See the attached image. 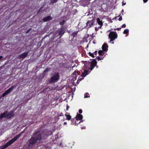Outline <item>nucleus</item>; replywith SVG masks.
<instances>
[{"mask_svg": "<svg viewBox=\"0 0 149 149\" xmlns=\"http://www.w3.org/2000/svg\"><path fill=\"white\" fill-rule=\"evenodd\" d=\"M79 112L80 113H82V109H79Z\"/></svg>", "mask_w": 149, "mask_h": 149, "instance_id": "33", "label": "nucleus"}, {"mask_svg": "<svg viewBox=\"0 0 149 149\" xmlns=\"http://www.w3.org/2000/svg\"><path fill=\"white\" fill-rule=\"evenodd\" d=\"M80 72H79V71L75 70V71L72 73L73 75H74L75 77V78H73L74 81V79L75 80L76 79V77H77V75H80Z\"/></svg>", "mask_w": 149, "mask_h": 149, "instance_id": "14", "label": "nucleus"}, {"mask_svg": "<svg viewBox=\"0 0 149 149\" xmlns=\"http://www.w3.org/2000/svg\"><path fill=\"white\" fill-rule=\"evenodd\" d=\"M49 71V69L48 68H46L45 70L44 71V72H47Z\"/></svg>", "mask_w": 149, "mask_h": 149, "instance_id": "30", "label": "nucleus"}, {"mask_svg": "<svg viewBox=\"0 0 149 149\" xmlns=\"http://www.w3.org/2000/svg\"><path fill=\"white\" fill-rule=\"evenodd\" d=\"M125 4V3H124L123 4V5L124 6V5Z\"/></svg>", "mask_w": 149, "mask_h": 149, "instance_id": "44", "label": "nucleus"}, {"mask_svg": "<svg viewBox=\"0 0 149 149\" xmlns=\"http://www.w3.org/2000/svg\"><path fill=\"white\" fill-rule=\"evenodd\" d=\"M77 31L74 32L72 34V36L73 38H74L77 35Z\"/></svg>", "mask_w": 149, "mask_h": 149, "instance_id": "21", "label": "nucleus"}, {"mask_svg": "<svg viewBox=\"0 0 149 149\" xmlns=\"http://www.w3.org/2000/svg\"><path fill=\"white\" fill-rule=\"evenodd\" d=\"M3 58L2 56H0V59H1Z\"/></svg>", "mask_w": 149, "mask_h": 149, "instance_id": "42", "label": "nucleus"}, {"mask_svg": "<svg viewBox=\"0 0 149 149\" xmlns=\"http://www.w3.org/2000/svg\"><path fill=\"white\" fill-rule=\"evenodd\" d=\"M84 67L85 69L92 70L97 65V62L95 59H93L91 62L86 61L84 63Z\"/></svg>", "mask_w": 149, "mask_h": 149, "instance_id": "2", "label": "nucleus"}, {"mask_svg": "<svg viewBox=\"0 0 149 149\" xmlns=\"http://www.w3.org/2000/svg\"><path fill=\"white\" fill-rule=\"evenodd\" d=\"M29 54L28 52H25L18 55V57L19 58L23 59L26 58Z\"/></svg>", "mask_w": 149, "mask_h": 149, "instance_id": "10", "label": "nucleus"}, {"mask_svg": "<svg viewBox=\"0 0 149 149\" xmlns=\"http://www.w3.org/2000/svg\"><path fill=\"white\" fill-rule=\"evenodd\" d=\"M44 90H45V89H44L42 91V92H43L44 91Z\"/></svg>", "mask_w": 149, "mask_h": 149, "instance_id": "47", "label": "nucleus"}, {"mask_svg": "<svg viewBox=\"0 0 149 149\" xmlns=\"http://www.w3.org/2000/svg\"><path fill=\"white\" fill-rule=\"evenodd\" d=\"M79 120H78L77 119V120H76V124H75V125H77L79 124H80L81 122H83L82 120H81L80 121H79Z\"/></svg>", "mask_w": 149, "mask_h": 149, "instance_id": "23", "label": "nucleus"}, {"mask_svg": "<svg viewBox=\"0 0 149 149\" xmlns=\"http://www.w3.org/2000/svg\"><path fill=\"white\" fill-rule=\"evenodd\" d=\"M69 107L68 105H67V106L66 108V110L67 111H68V109H69Z\"/></svg>", "mask_w": 149, "mask_h": 149, "instance_id": "38", "label": "nucleus"}, {"mask_svg": "<svg viewBox=\"0 0 149 149\" xmlns=\"http://www.w3.org/2000/svg\"><path fill=\"white\" fill-rule=\"evenodd\" d=\"M89 97H90V95L88 93H86L84 94V98H88Z\"/></svg>", "mask_w": 149, "mask_h": 149, "instance_id": "24", "label": "nucleus"}, {"mask_svg": "<svg viewBox=\"0 0 149 149\" xmlns=\"http://www.w3.org/2000/svg\"><path fill=\"white\" fill-rule=\"evenodd\" d=\"M48 132H49V133L47 134H44L43 133H42V134H44V135H45L44 136V138H45V136L46 137H47V136L50 135L51 134V133H50V132H49V131H48Z\"/></svg>", "mask_w": 149, "mask_h": 149, "instance_id": "27", "label": "nucleus"}, {"mask_svg": "<svg viewBox=\"0 0 149 149\" xmlns=\"http://www.w3.org/2000/svg\"><path fill=\"white\" fill-rule=\"evenodd\" d=\"M121 29V28H117V29H114V30H117L118 31H119Z\"/></svg>", "mask_w": 149, "mask_h": 149, "instance_id": "35", "label": "nucleus"}, {"mask_svg": "<svg viewBox=\"0 0 149 149\" xmlns=\"http://www.w3.org/2000/svg\"><path fill=\"white\" fill-rule=\"evenodd\" d=\"M65 29L63 27L61 28L58 30V33L59 35L60 36L59 37L60 38L61 37L64 33L65 32Z\"/></svg>", "mask_w": 149, "mask_h": 149, "instance_id": "9", "label": "nucleus"}, {"mask_svg": "<svg viewBox=\"0 0 149 149\" xmlns=\"http://www.w3.org/2000/svg\"><path fill=\"white\" fill-rule=\"evenodd\" d=\"M45 135L41 134L40 130H38L34 132L31 138L28 141L27 148L29 149L33 148L35 144L45 139Z\"/></svg>", "mask_w": 149, "mask_h": 149, "instance_id": "1", "label": "nucleus"}, {"mask_svg": "<svg viewBox=\"0 0 149 149\" xmlns=\"http://www.w3.org/2000/svg\"><path fill=\"white\" fill-rule=\"evenodd\" d=\"M65 21L64 20H63L62 22H59V24L61 26H63L65 24Z\"/></svg>", "mask_w": 149, "mask_h": 149, "instance_id": "26", "label": "nucleus"}, {"mask_svg": "<svg viewBox=\"0 0 149 149\" xmlns=\"http://www.w3.org/2000/svg\"><path fill=\"white\" fill-rule=\"evenodd\" d=\"M94 54H95V55H96L97 54V51H95L94 52H93V53Z\"/></svg>", "mask_w": 149, "mask_h": 149, "instance_id": "36", "label": "nucleus"}, {"mask_svg": "<svg viewBox=\"0 0 149 149\" xmlns=\"http://www.w3.org/2000/svg\"><path fill=\"white\" fill-rule=\"evenodd\" d=\"M83 79H84V77L81 78L80 79H79H79H78V80L77 81V83L78 82L80 81H81V80H82Z\"/></svg>", "mask_w": 149, "mask_h": 149, "instance_id": "31", "label": "nucleus"}, {"mask_svg": "<svg viewBox=\"0 0 149 149\" xmlns=\"http://www.w3.org/2000/svg\"><path fill=\"white\" fill-rule=\"evenodd\" d=\"M68 113H66V114H65V116L66 117V119L68 120H71V116L70 115L67 114Z\"/></svg>", "mask_w": 149, "mask_h": 149, "instance_id": "18", "label": "nucleus"}, {"mask_svg": "<svg viewBox=\"0 0 149 149\" xmlns=\"http://www.w3.org/2000/svg\"><path fill=\"white\" fill-rule=\"evenodd\" d=\"M58 0H50V4L52 5L54 3L56 2Z\"/></svg>", "mask_w": 149, "mask_h": 149, "instance_id": "22", "label": "nucleus"}, {"mask_svg": "<svg viewBox=\"0 0 149 149\" xmlns=\"http://www.w3.org/2000/svg\"><path fill=\"white\" fill-rule=\"evenodd\" d=\"M129 32V30L128 29H125L124 30L123 33L124 34H127Z\"/></svg>", "mask_w": 149, "mask_h": 149, "instance_id": "25", "label": "nucleus"}, {"mask_svg": "<svg viewBox=\"0 0 149 149\" xmlns=\"http://www.w3.org/2000/svg\"><path fill=\"white\" fill-rule=\"evenodd\" d=\"M77 120V119H76L75 118L72 119L71 120L72 124L73 125H75L76 124V120Z\"/></svg>", "mask_w": 149, "mask_h": 149, "instance_id": "19", "label": "nucleus"}, {"mask_svg": "<svg viewBox=\"0 0 149 149\" xmlns=\"http://www.w3.org/2000/svg\"><path fill=\"white\" fill-rule=\"evenodd\" d=\"M59 75L58 72H55L51 78L49 83L52 84L57 82L59 79Z\"/></svg>", "mask_w": 149, "mask_h": 149, "instance_id": "6", "label": "nucleus"}, {"mask_svg": "<svg viewBox=\"0 0 149 149\" xmlns=\"http://www.w3.org/2000/svg\"><path fill=\"white\" fill-rule=\"evenodd\" d=\"M108 46L107 44L104 43V44L102 46V50L104 52H107L108 50Z\"/></svg>", "mask_w": 149, "mask_h": 149, "instance_id": "12", "label": "nucleus"}, {"mask_svg": "<svg viewBox=\"0 0 149 149\" xmlns=\"http://www.w3.org/2000/svg\"><path fill=\"white\" fill-rule=\"evenodd\" d=\"M88 72L87 70H85L84 72L81 74V76L83 77H84L88 74Z\"/></svg>", "mask_w": 149, "mask_h": 149, "instance_id": "16", "label": "nucleus"}, {"mask_svg": "<svg viewBox=\"0 0 149 149\" xmlns=\"http://www.w3.org/2000/svg\"><path fill=\"white\" fill-rule=\"evenodd\" d=\"M22 132H21L19 134L15 136L13 139H11L6 144L0 147V149H4L9 146L12 144L15 141L21 136Z\"/></svg>", "mask_w": 149, "mask_h": 149, "instance_id": "3", "label": "nucleus"}, {"mask_svg": "<svg viewBox=\"0 0 149 149\" xmlns=\"http://www.w3.org/2000/svg\"><path fill=\"white\" fill-rule=\"evenodd\" d=\"M45 148L46 149H49L48 147H47V146H45Z\"/></svg>", "mask_w": 149, "mask_h": 149, "instance_id": "41", "label": "nucleus"}, {"mask_svg": "<svg viewBox=\"0 0 149 149\" xmlns=\"http://www.w3.org/2000/svg\"><path fill=\"white\" fill-rule=\"evenodd\" d=\"M63 115L62 113H61L60 115H59V116H63Z\"/></svg>", "mask_w": 149, "mask_h": 149, "instance_id": "40", "label": "nucleus"}, {"mask_svg": "<svg viewBox=\"0 0 149 149\" xmlns=\"http://www.w3.org/2000/svg\"><path fill=\"white\" fill-rule=\"evenodd\" d=\"M103 58H104L103 57H102H102L101 58L100 57L98 56L96 58H97L98 60V61H99L100 60H102L103 59Z\"/></svg>", "mask_w": 149, "mask_h": 149, "instance_id": "29", "label": "nucleus"}, {"mask_svg": "<svg viewBox=\"0 0 149 149\" xmlns=\"http://www.w3.org/2000/svg\"><path fill=\"white\" fill-rule=\"evenodd\" d=\"M52 18L50 16H48L44 18L42 20L43 22H46L48 21L51 20Z\"/></svg>", "mask_w": 149, "mask_h": 149, "instance_id": "13", "label": "nucleus"}, {"mask_svg": "<svg viewBox=\"0 0 149 149\" xmlns=\"http://www.w3.org/2000/svg\"><path fill=\"white\" fill-rule=\"evenodd\" d=\"M88 54L90 56L92 57L93 58L95 57V56L93 53H91V52H89L88 53Z\"/></svg>", "mask_w": 149, "mask_h": 149, "instance_id": "28", "label": "nucleus"}, {"mask_svg": "<svg viewBox=\"0 0 149 149\" xmlns=\"http://www.w3.org/2000/svg\"><path fill=\"white\" fill-rule=\"evenodd\" d=\"M31 28H30L26 32V33H29V32L31 30Z\"/></svg>", "mask_w": 149, "mask_h": 149, "instance_id": "32", "label": "nucleus"}, {"mask_svg": "<svg viewBox=\"0 0 149 149\" xmlns=\"http://www.w3.org/2000/svg\"><path fill=\"white\" fill-rule=\"evenodd\" d=\"M118 35L116 32L111 31L109 34V38L110 39L109 42L113 44L114 42L112 41L116 39Z\"/></svg>", "mask_w": 149, "mask_h": 149, "instance_id": "5", "label": "nucleus"}, {"mask_svg": "<svg viewBox=\"0 0 149 149\" xmlns=\"http://www.w3.org/2000/svg\"><path fill=\"white\" fill-rule=\"evenodd\" d=\"M75 65H74L72 67V68H73L74 67Z\"/></svg>", "mask_w": 149, "mask_h": 149, "instance_id": "46", "label": "nucleus"}, {"mask_svg": "<svg viewBox=\"0 0 149 149\" xmlns=\"http://www.w3.org/2000/svg\"><path fill=\"white\" fill-rule=\"evenodd\" d=\"M144 3H146L147 2L148 0H143Z\"/></svg>", "mask_w": 149, "mask_h": 149, "instance_id": "39", "label": "nucleus"}, {"mask_svg": "<svg viewBox=\"0 0 149 149\" xmlns=\"http://www.w3.org/2000/svg\"><path fill=\"white\" fill-rule=\"evenodd\" d=\"M122 20V16L120 17L118 19V20L120 21Z\"/></svg>", "mask_w": 149, "mask_h": 149, "instance_id": "37", "label": "nucleus"}, {"mask_svg": "<svg viewBox=\"0 0 149 149\" xmlns=\"http://www.w3.org/2000/svg\"><path fill=\"white\" fill-rule=\"evenodd\" d=\"M103 50H100L98 51V53L100 55L103 56L104 53Z\"/></svg>", "mask_w": 149, "mask_h": 149, "instance_id": "20", "label": "nucleus"}, {"mask_svg": "<svg viewBox=\"0 0 149 149\" xmlns=\"http://www.w3.org/2000/svg\"><path fill=\"white\" fill-rule=\"evenodd\" d=\"M97 20L98 24L100 26V27L102 26L103 23L102 20H100V19L98 18L97 19Z\"/></svg>", "mask_w": 149, "mask_h": 149, "instance_id": "17", "label": "nucleus"}, {"mask_svg": "<svg viewBox=\"0 0 149 149\" xmlns=\"http://www.w3.org/2000/svg\"><path fill=\"white\" fill-rule=\"evenodd\" d=\"M94 22L93 20H91V21H88L87 22L86 25L88 26V28H90L92 26V25H94Z\"/></svg>", "mask_w": 149, "mask_h": 149, "instance_id": "11", "label": "nucleus"}, {"mask_svg": "<svg viewBox=\"0 0 149 149\" xmlns=\"http://www.w3.org/2000/svg\"><path fill=\"white\" fill-rule=\"evenodd\" d=\"M77 114L75 117L76 119L79 120H81L83 117L82 115L80 114H78V113H77Z\"/></svg>", "mask_w": 149, "mask_h": 149, "instance_id": "15", "label": "nucleus"}, {"mask_svg": "<svg viewBox=\"0 0 149 149\" xmlns=\"http://www.w3.org/2000/svg\"><path fill=\"white\" fill-rule=\"evenodd\" d=\"M126 26V25L125 24H123L121 26L123 28H125Z\"/></svg>", "mask_w": 149, "mask_h": 149, "instance_id": "34", "label": "nucleus"}, {"mask_svg": "<svg viewBox=\"0 0 149 149\" xmlns=\"http://www.w3.org/2000/svg\"><path fill=\"white\" fill-rule=\"evenodd\" d=\"M14 111H13L11 110L8 113L7 111H6L3 113L0 114V120L3 118H5L8 119H9L14 116Z\"/></svg>", "mask_w": 149, "mask_h": 149, "instance_id": "4", "label": "nucleus"}, {"mask_svg": "<svg viewBox=\"0 0 149 149\" xmlns=\"http://www.w3.org/2000/svg\"><path fill=\"white\" fill-rule=\"evenodd\" d=\"M64 124H67V123H66V122H64Z\"/></svg>", "mask_w": 149, "mask_h": 149, "instance_id": "45", "label": "nucleus"}, {"mask_svg": "<svg viewBox=\"0 0 149 149\" xmlns=\"http://www.w3.org/2000/svg\"><path fill=\"white\" fill-rule=\"evenodd\" d=\"M16 87V85H14L9 88L8 89L5 91V92L0 97V99L2 97H4L8 93H9L13 89L15 88Z\"/></svg>", "mask_w": 149, "mask_h": 149, "instance_id": "8", "label": "nucleus"}, {"mask_svg": "<svg viewBox=\"0 0 149 149\" xmlns=\"http://www.w3.org/2000/svg\"><path fill=\"white\" fill-rule=\"evenodd\" d=\"M124 12V10H122L121 11V13H123Z\"/></svg>", "mask_w": 149, "mask_h": 149, "instance_id": "43", "label": "nucleus"}, {"mask_svg": "<svg viewBox=\"0 0 149 149\" xmlns=\"http://www.w3.org/2000/svg\"><path fill=\"white\" fill-rule=\"evenodd\" d=\"M16 87V85H14L9 88L8 89L5 91V92L0 97V99L2 97H4L8 93H9L13 89L15 88Z\"/></svg>", "mask_w": 149, "mask_h": 149, "instance_id": "7", "label": "nucleus"}]
</instances>
